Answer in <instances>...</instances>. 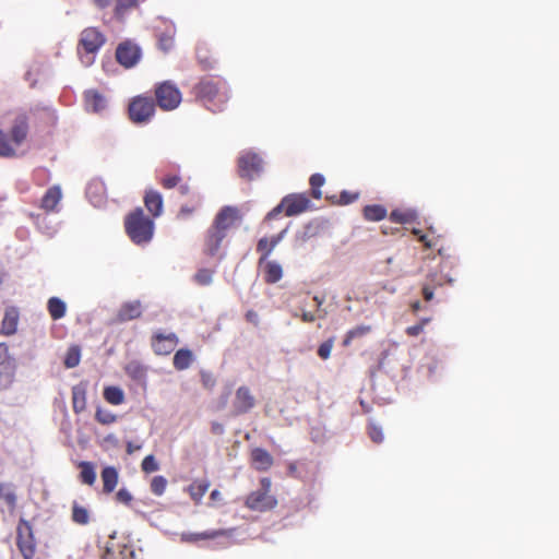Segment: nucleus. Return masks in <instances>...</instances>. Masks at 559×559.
<instances>
[{
  "label": "nucleus",
  "mask_w": 559,
  "mask_h": 559,
  "mask_svg": "<svg viewBox=\"0 0 559 559\" xmlns=\"http://www.w3.org/2000/svg\"><path fill=\"white\" fill-rule=\"evenodd\" d=\"M192 94L197 102L214 114L224 111L230 99L227 82L211 75L201 78L192 87Z\"/></svg>",
  "instance_id": "nucleus-1"
},
{
  "label": "nucleus",
  "mask_w": 559,
  "mask_h": 559,
  "mask_svg": "<svg viewBox=\"0 0 559 559\" xmlns=\"http://www.w3.org/2000/svg\"><path fill=\"white\" fill-rule=\"evenodd\" d=\"M124 229L133 243L147 245L154 236V219L145 215L143 209L136 207L126 216Z\"/></svg>",
  "instance_id": "nucleus-2"
},
{
  "label": "nucleus",
  "mask_w": 559,
  "mask_h": 559,
  "mask_svg": "<svg viewBox=\"0 0 559 559\" xmlns=\"http://www.w3.org/2000/svg\"><path fill=\"white\" fill-rule=\"evenodd\" d=\"M106 44L105 34L97 27H85L81 34L76 46L78 56L85 67L94 63L95 57L100 48Z\"/></svg>",
  "instance_id": "nucleus-3"
},
{
  "label": "nucleus",
  "mask_w": 559,
  "mask_h": 559,
  "mask_svg": "<svg viewBox=\"0 0 559 559\" xmlns=\"http://www.w3.org/2000/svg\"><path fill=\"white\" fill-rule=\"evenodd\" d=\"M310 207L311 201L306 193H290L284 197L280 204L266 214L265 221L276 218L282 212L288 217L296 216Z\"/></svg>",
  "instance_id": "nucleus-4"
},
{
  "label": "nucleus",
  "mask_w": 559,
  "mask_h": 559,
  "mask_svg": "<svg viewBox=\"0 0 559 559\" xmlns=\"http://www.w3.org/2000/svg\"><path fill=\"white\" fill-rule=\"evenodd\" d=\"M271 479L263 477L260 480V488L250 492L245 501V506L251 511L265 512L276 507L277 500L271 495Z\"/></svg>",
  "instance_id": "nucleus-5"
},
{
  "label": "nucleus",
  "mask_w": 559,
  "mask_h": 559,
  "mask_svg": "<svg viewBox=\"0 0 559 559\" xmlns=\"http://www.w3.org/2000/svg\"><path fill=\"white\" fill-rule=\"evenodd\" d=\"M154 95L155 104L165 111L176 109L182 100L180 90L170 81L156 84Z\"/></svg>",
  "instance_id": "nucleus-6"
},
{
  "label": "nucleus",
  "mask_w": 559,
  "mask_h": 559,
  "mask_svg": "<svg viewBox=\"0 0 559 559\" xmlns=\"http://www.w3.org/2000/svg\"><path fill=\"white\" fill-rule=\"evenodd\" d=\"M156 104L150 96L139 95L129 104V118L134 123H146L154 116Z\"/></svg>",
  "instance_id": "nucleus-7"
},
{
  "label": "nucleus",
  "mask_w": 559,
  "mask_h": 559,
  "mask_svg": "<svg viewBox=\"0 0 559 559\" xmlns=\"http://www.w3.org/2000/svg\"><path fill=\"white\" fill-rule=\"evenodd\" d=\"M16 546L24 559H33L36 552V542L32 524L20 519L16 527Z\"/></svg>",
  "instance_id": "nucleus-8"
},
{
  "label": "nucleus",
  "mask_w": 559,
  "mask_h": 559,
  "mask_svg": "<svg viewBox=\"0 0 559 559\" xmlns=\"http://www.w3.org/2000/svg\"><path fill=\"white\" fill-rule=\"evenodd\" d=\"M262 171L261 157L252 152H246L238 158V174L241 178L252 180Z\"/></svg>",
  "instance_id": "nucleus-9"
},
{
  "label": "nucleus",
  "mask_w": 559,
  "mask_h": 559,
  "mask_svg": "<svg viewBox=\"0 0 559 559\" xmlns=\"http://www.w3.org/2000/svg\"><path fill=\"white\" fill-rule=\"evenodd\" d=\"M116 59L122 67L127 69L132 68L141 59V49L136 44L126 40L118 45Z\"/></svg>",
  "instance_id": "nucleus-10"
},
{
  "label": "nucleus",
  "mask_w": 559,
  "mask_h": 559,
  "mask_svg": "<svg viewBox=\"0 0 559 559\" xmlns=\"http://www.w3.org/2000/svg\"><path fill=\"white\" fill-rule=\"evenodd\" d=\"M241 216L236 206H223L215 215L212 225L221 231L227 234L228 230L240 221Z\"/></svg>",
  "instance_id": "nucleus-11"
},
{
  "label": "nucleus",
  "mask_w": 559,
  "mask_h": 559,
  "mask_svg": "<svg viewBox=\"0 0 559 559\" xmlns=\"http://www.w3.org/2000/svg\"><path fill=\"white\" fill-rule=\"evenodd\" d=\"M179 338L175 333L156 332L151 338V346L156 355H169L176 348Z\"/></svg>",
  "instance_id": "nucleus-12"
},
{
  "label": "nucleus",
  "mask_w": 559,
  "mask_h": 559,
  "mask_svg": "<svg viewBox=\"0 0 559 559\" xmlns=\"http://www.w3.org/2000/svg\"><path fill=\"white\" fill-rule=\"evenodd\" d=\"M15 360L9 355V347L0 343V385L7 386L12 383L15 373Z\"/></svg>",
  "instance_id": "nucleus-13"
},
{
  "label": "nucleus",
  "mask_w": 559,
  "mask_h": 559,
  "mask_svg": "<svg viewBox=\"0 0 559 559\" xmlns=\"http://www.w3.org/2000/svg\"><path fill=\"white\" fill-rule=\"evenodd\" d=\"M29 130L28 126V117L25 112H17L13 119L12 126L10 128V136L12 139V143L20 147L27 138Z\"/></svg>",
  "instance_id": "nucleus-14"
},
{
  "label": "nucleus",
  "mask_w": 559,
  "mask_h": 559,
  "mask_svg": "<svg viewBox=\"0 0 559 559\" xmlns=\"http://www.w3.org/2000/svg\"><path fill=\"white\" fill-rule=\"evenodd\" d=\"M236 528H218L209 530L201 533H182L181 540L185 543H198L200 540L216 539L218 537L231 538L235 535Z\"/></svg>",
  "instance_id": "nucleus-15"
},
{
  "label": "nucleus",
  "mask_w": 559,
  "mask_h": 559,
  "mask_svg": "<svg viewBox=\"0 0 559 559\" xmlns=\"http://www.w3.org/2000/svg\"><path fill=\"white\" fill-rule=\"evenodd\" d=\"M227 234L221 231L211 225L205 235H204V243H203V252L207 257H215L222 246L223 240L226 238Z\"/></svg>",
  "instance_id": "nucleus-16"
},
{
  "label": "nucleus",
  "mask_w": 559,
  "mask_h": 559,
  "mask_svg": "<svg viewBox=\"0 0 559 559\" xmlns=\"http://www.w3.org/2000/svg\"><path fill=\"white\" fill-rule=\"evenodd\" d=\"M255 405L254 396L247 386H239L235 394L233 403L234 413L236 415L246 414Z\"/></svg>",
  "instance_id": "nucleus-17"
},
{
  "label": "nucleus",
  "mask_w": 559,
  "mask_h": 559,
  "mask_svg": "<svg viewBox=\"0 0 559 559\" xmlns=\"http://www.w3.org/2000/svg\"><path fill=\"white\" fill-rule=\"evenodd\" d=\"M20 319V312L16 307H8L4 311L3 319L1 321L0 333L4 336H10L16 333L17 323Z\"/></svg>",
  "instance_id": "nucleus-18"
},
{
  "label": "nucleus",
  "mask_w": 559,
  "mask_h": 559,
  "mask_svg": "<svg viewBox=\"0 0 559 559\" xmlns=\"http://www.w3.org/2000/svg\"><path fill=\"white\" fill-rule=\"evenodd\" d=\"M144 205L147 211L152 214V218L158 217L163 213V197L162 194L154 189H148L145 191V195L143 198Z\"/></svg>",
  "instance_id": "nucleus-19"
},
{
  "label": "nucleus",
  "mask_w": 559,
  "mask_h": 559,
  "mask_svg": "<svg viewBox=\"0 0 559 559\" xmlns=\"http://www.w3.org/2000/svg\"><path fill=\"white\" fill-rule=\"evenodd\" d=\"M84 104L87 111L102 112L106 106L107 100L104 95L95 90H88L84 93Z\"/></svg>",
  "instance_id": "nucleus-20"
},
{
  "label": "nucleus",
  "mask_w": 559,
  "mask_h": 559,
  "mask_svg": "<svg viewBox=\"0 0 559 559\" xmlns=\"http://www.w3.org/2000/svg\"><path fill=\"white\" fill-rule=\"evenodd\" d=\"M62 192L59 186L50 187L44 194L40 201V209L45 212L57 211V206L61 201Z\"/></svg>",
  "instance_id": "nucleus-21"
},
{
  "label": "nucleus",
  "mask_w": 559,
  "mask_h": 559,
  "mask_svg": "<svg viewBox=\"0 0 559 559\" xmlns=\"http://www.w3.org/2000/svg\"><path fill=\"white\" fill-rule=\"evenodd\" d=\"M141 314H142L141 302L138 300L130 301V302L123 304L120 307V309L118 310V313H117V320L119 322H126V321L138 319L141 317Z\"/></svg>",
  "instance_id": "nucleus-22"
},
{
  "label": "nucleus",
  "mask_w": 559,
  "mask_h": 559,
  "mask_svg": "<svg viewBox=\"0 0 559 559\" xmlns=\"http://www.w3.org/2000/svg\"><path fill=\"white\" fill-rule=\"evenodd\" d=\"M263 280L266 284H275L283 277L282 265L276 261L265 260L263 265Z\"/></svg>",
  "instance_id": "nucleus-23"
},
{
  "label": "nucleus",
  "mask_w": 559,
  "mask_h": 559,
  "mask_svg": "<svg viewBox=\"0 0 559 559\" xmlns=\"http://www.w3.org/2000/svg\"><path fill=\"white\" fill-rule=\"evenodd\" d=\"M252 465L257 471H267L273 465L272 455L264 449L255 448L251 452Z\"/></svg>",
  "instance_id": "nucleus-24"
},
{
  "label": "nucleus",
  "mask_w": 559,
  "mask_h": 559,
  "mask_svg": "<svg viewBox=\"0 0 559 559\" xmlns=\"http://www.w3.org/2000/svg\"><path fill=\"white\" fill-rule=\"evenodd\" d=\"M100 478L103 481V492L104 493H111L119 480V474L116 467L114 466H106L103 468L100 473Z\"/></svg>",
  "instance_id": "nucleus-25"
},
{
  "label": "nucleus",
  "mask_w": 559,
  "mask_h": 559,
  "mask_svg": "<svg viewBox=\"0 0 559 559\" xmlns=\"http://www.w3.org/2000/svg\"><path fill=\"white\" fill-rule=\"evenodd\" d=\"M210 481L206 479H195L188 487L187 492L195 504H200L204 495L210 488Z\"/></svg>",
  "instance_id": "nucleus-26"
},
{
  "label": "nucleus",
  "mask_w": 559,
  "mask_h": 559,
  "mask_svg": "<svg viewBox=\"0 0 559 559\" xmlns=\"http://www.w3.org/2000/svg\"><path fill=\"white\" fill-rule=\"evenodd\" d=\"M72 407L76 414L86 408V384L79 383L72 386Z\"/></svg>",
  "instance_id": "nucleus-27"
},
{
  "label": "nucleus",
  "mask_w": 559,
  "mask_h": 559,
  "mask_svg": "<svg viewBox=\"0 0 559 559\" xmlns=\"http://www.w3.org/2000/svg\"><path fill=\"white\" fill-rule=\"evenodd\" d=\"M193 362V354L188 348L178 349L173 358V365L176 370H186Z\"/></svg>",
  "instance_id": "nucleus-28"
},
{
  "label": "nucleus",
  "mask_w": 559,
  "mask_h": 559,
  "mask_svg": "<svg viewBox=\"0 0 559 559\" xmlns=\"http://www.w3.org/2000/svg\"><path fill=\"white\" fill-rule=\"evenodd\" d=\"M389 218L391 222L393 223H397V224H409V223H414L417 221L418 218V215H417V212L415 210H393L390 215H389Z\"/></svg>",
  "instance_id": "nucleus-29"
},
{
  "label": "nucleus",
  "mask_w": 559,
  "mask_h": 559,
  "mask_svg": "<svg viewBox=\"0 0 559 559\" xmlns=\"http://www.w3.org/2000/svg\"><path fill=\"white\" fill-rule=\"evenodd\" d=\"M362 214L366 221L379 222L386 217L388 212L381 204H371L364 207Z\"/></svg>",
  "instance_id": "nucleus-30"
},
{
  "label": "nucleus",
  "mask_w": 559,
  "mask_h": 559,
  "mask_svg": "<svg viewBox=\"0 0 559 559\" xmlns=\"http://www.w3.org/2000/svg\"><path fill=\"white\" fill-rule=\"evenodd\" d=\"M80 468V480L83 484H86L88 486H93L96 481V472L95 466L92 462H80L79 463Z\"/></svg>",
  "instance_id": "nucleus-31"
},
{
  "label": "nucleus",
  "mask_w": 559,
  "mask_h": 559,
  "mask_svg": "<svg viewBox=\"0 0 559 559\" xmlns=\"http://www.w3.org/2000/svg\"><path fill=\"white\" fill-rule=\"evenodd\" d=\"M104 399L111 405H121L124 402V392L116 385H108L103 392Z\"/></svg>",
  "instance_id": "nucleus-32"
},
{
  "label": "nucleus",
  "mask_w": 559,
  "mask_h": 559,
  "mask_svg": "<svg viewBox=\"0 0 559 559\" xmlns=\"http://www.w3.org/2000/svg\"><path fill=\"white\" fill-rule=\"evenodd\" d=\"M47 309L52 320H59L66 316L67 306L60 298L51 297L48 299Z\"/></svg>",
  "instance_id": "nucleus-33"
},
{
  "label": "nucleus",
  "mask_w": 559,
  "mask_h": 559,
  "mask_svg": "<svg viewBox=\"0 0 559 559\" xmlns=\"http://www.w3.org/2000/svg\"><path fill=\"white\" fill-rule=\"evenodd\" d=\"M126 373L132 379L138 382L145 381L146 379V368L140 364L139 361H130L126 368Z\"/></svg>",
  "instance_id": "nucleus-34"
},
{
  "label": "nucleus",
  "mask_w": 559,
  "mask_h": 559,
  "mask_svg": "<svg viewBox=\"0 0 559 559\" xmlns=\"http://www.w3.org/2000/svg\"><path fill=\"white\" fill-rule=\"evenodd\" d=\"M16 145L12 143L11 136L8 135L0 129V156L1 157H14L16 155Z\"/></svg>",
  "instance_id": "nucleus-35"
},
{
  "label": "nucleus",
  "mask_w": 559,
  "mask_h": 559,
  "mask_svg": "<svg viewBox=\"0 0 559 559\" xmlns=\"http://www.w3.org/2000/svg\"><path fill=\"white\" fill-rule=\"evenodd\" d=\"M71 519L79 525H86L90 522V512L85 507H82L76 501H74L72 503Z\"/></svg>",
  "instance_id": "nucleus-36"
},
{
  "label": "nucleus",
  "mask_w": 559,
  "mask_h": 559,
  "mask_svg": "<svg viewBox=\"0 0 559 559\" xmlns=\"http://www.w3.org/2000/svg\"><path fill=\"white\" fill-rule=\"evenodd\" d=\"M370 332H371V326L365 325V324L357 325V326L350 329L345 334V337L343 340V346H345V347L349 346L353 340L362 337V336L369 334Z\"/></svg>",
  "instance_id": "nucleus-37"
},
{
  "label": "nucleus",
  "mask_w": 559,
  "mask_h": 559,
  "mask_svg": "<svg viewBox=\"0 0 559 559\" xmlns=\"http://www.w3.org/2000/svg\"><path fill=\"white\" fill-rule=\"evenodd\" d=\"M139 0H116L114 13L116 19L123 20L124 15L131 9L136 8Z\"/></svg>",
  "instance_id": "nucleus-38"
},
{
  "label": "nucleus",
  "mask_w": 559,
  "mask_h": 559,
  "mask_svg": "<svg viewBox=\"0 0 559 559\" xmlns=\"http://www.w3.org/2000/svg\"><path fill=\"white\" fill-rule=\"evenodd\" d=\"M175 46V29H167L158 35V47L164 52L170 51Z\"/></svg>",
  "instance_id": "nucleus-39"
},
{
  "label": "nucleus",
  "mask_w": 559,
  "mask_h": 559,
  "mask_svg": "<svg viewBox=\"0 0 559 559\" xmlns=\"http://www.w3.org/2000/svg\"><path fill=\"white\" fill-rule=\"evenodd\" d=\"M275 248H273L272 245H270L269 238L263 237L261 238L257 243V251L261 253V257L259 258L258 265L262 266L265 260H267L269 255L272 253V251Z\"/></svg>",
  "instance_id": "nucleus-40"
},
{
  "label": "nucleus",
  "mask_w": 559,
  "mask_h": 559,
  "mask_svg": "<svg viewBox=\"0 0 559 559\" xmlns=\"http://www.w3.org/2000/svg\"><path fill=\"white\" fill-rule=\"evenodd\" d=\"M81 349L79 346L73 345L68 348L63 364L67 368H74L80 364Z\"/></svg>",
  "instance_id": "nucleus-41"
},
{
  "label": "nucleus",
  "mask_w": 559,
  "mask_h": 559,
  "mask_svg": "<svg viewBox=\"0 0 559 559\" xmlns=\"http://www.w3.org/2000/svg\"><path fill=\"white\" fill-rule=\"evenodd\" d=\"M180 181H182V177L179 173H168L158 179L159 185L166 190L176 188Z\"/></svg>",
  "instance_id": "nucleus-42"
},
{
  "label": "nucleus",
  "mask_w": 559,
  "mask_h": 559,
  "mask_svg": "<svg viewBox=\"0 0 559 559\" xmlns=\"http://www.w3.org/2000/svg\"><path fill=\"white\" fill-rule=\"evenodd\" d=\"M325 179L321 174H313L309 179V185L311 187V195L312 198L319 200L322 197L321 187L324 185Z\"/></svg>",
  "instance_id": "nucleus-43"
},
{
  "label": "nucleus",
  "mask_w": 559,
  "mask_h": 559,
  "mask_svg": "<svg viewBox=\"0 0 559 559\" xmlns=\"http://www.w3.org/2000/svg\"><path fill=\"white\" fill-rule=\"evenodd\" d=\"M0 499H3L11 509L16 506V495L8 484L0 483Z\"/></svg>",
  "instance_id": "nucleus-44"
},
{
  "label": "nucleus",
  "mask_w": 559,
  "mask_h": 559,
  "mask_svg": "<svg viewBox=\"0 0 559 559\" xmlns=\"http://www.w3.org/2000/svg\"><path fill=\"white\" fill-rule=\"evenodd\" d=\"M453 280L441 272L429 273L426 278V283H430L431 286L438 287L444 284H452Z\"/></svg>",
  "instance_id": "nucleus-45"
},
{
  "label": "nucleus",
  "mask_w": 559,
  "mask_h": 559,
  "mask_svg": "<svg viewBox=\"0 0 559 559\" xmlns=\"http://www.w3.org/2000/svg\"><path fill=\"white\" fill-rule=\"evenodd\" d=\"M167 484L168 481L164 476L157 475L152 478L150 489L155 496H162L167 488Z\"/></svg>",
  "instance_id": "nucleus-46"
},
{
  "label": "nucleus",
  "mask_w": 559,
  "mask_h": 559,
  "mask_svg": "<svg viewBox=\"0 0 559 559\" xmlns=\"http://www.w3.org/2000/svg\"><path fill=\"white\" fill-rule=\"evenodd\" d=\"M214 271L210 269H200L194 274L193 280L198 285L207 286L212 283Z\"/></svg>",
  "instance_id": "nucleus-47"
},
{
  "label": "nucleus",
  "mask_w": 559,
  "mask_h": 559,
  "mask_svg": "<svg viewBox=\"0 0 559 559\" xmlns=\"http://www.w3.org/2000/svg\"><path fill=\"white\" fill-rule=\"evenodd\" d=\"M198 61L202 66L203 70H210L214 67V59L207 56V50L205 48H199L197 51Z\"/></svg>",
  "instance_id": "nucleus-48"
},
{
  "label": "nucleus",
  "mask_w": 559,
  "mask_h": 559,
  "mask_svg": "<svg viewBox=\"0 0 559 559\" xmlns=\"http://www.w3.org/2000/svg\"><path fill=\"white\" fill-rule=\"evenodd\" d=\"M95 418L103 425H109L116 421L117 416L108 409L98 408L95 414Z\"/></svg>",
  "instance_id": "nucleus-49"
},
{
  "label": "nucleus",
  "mask_w": 559,
  "mask_h": 559,
  "mask_svg": "<svg viewBox=\"0 0 559 559\" xmlns=\"http://www.w3.org/2000/svg\"><path fill=\"white\" fill-rule=\"evenodd\" d=\"M333 346H334V337H330L329 340L324 341L323 343H321L319 345L318 356L323 360L329 359L331 356Z\"/></svg>",
  "instance_id": "nucleus-50"
},
{
  "label": "nucleus",
  "mask_w": 559,
  "mask_h": 559,
  "mask_svg": "<svg viewBox=\"0 0 559 559\" xmlns=\"http://www.w3.org/2000/svg\"><path fill=\"white\" fill-rule=\"evenodd\" d=\"M430 322V318H424L418 323L406 328L405 333L408 336L415 337L423 333L425 326Z\"/></svg>",
  "instance_id": "nucleus-51"
},
{
  "label": "nucleus",
  "mask_w": 559,
  "mask_h": 559,
  "mask_svg": "<svg viewBox=\"0 0 559 559\" xmlns=\"http://www.w3.org/2000/svg\"><path fill=\"white\" fill-rule=\"evenodd\" d=\"M358 198H359V192H352V191L344 190L338 195L336 204L347 205V204L355 202Z\"/></svg>",
  "instance_id": "nucleus-52"
},
{
  "label": "nucleus",
  "mask_w": 559,
  "mask_h": 559,
  "mask_svg": "<svg viewBox=\"0 0 559 559\" xmlns=\"http://www.w3.org/2000/svg\"><path fill=\"white\" fill-rule=\"evenodd\" d=\"M141 467L142 471L145 473H153L159 468V465L155 460L154 455L150 454L143 459Z\"/></svg>",
  "instance_id": "nucleus-53"
},
{
  "label": "nucleus",
  "mask_w": 559,
  "mask_h": 559,
  "mask_svg": "<svg viewBox=\"0 0 559 559\" xmlns=\"http://www.w3.org/2000/svg\"><path fill=\"white\" fill-rule=\"evenodd\" d=\"M368 435L374 443H381L384 438L382 428L373 423L368 426Z\"/></svg>",
  "instance_id": "nucleus-54"
},
{
  "label": "nucleus",
  "mask_w": 559,
  "mask_h": 559,
  "mask_svg": "<svg viewBox=\"0 0 559 559\" xmlns=\"http://www.w3.org/2000/svg\"><path fill=\"white\" fill-rule=\"evenodd\" d=\"M133 551L132 550H121L118 555L112 552L109 548L106 549L103 559H132Z\"/></svg>",
  "instance_id": "nucleus-55"
},
{
  "label": "nucleus",
  "mask_w": 559,
  "mask_h": 559,
  "mask_svg": "<svg viewBox=\"0 0 559 559\" xmlns=\"http://www.w3.org/2000/svg\"><path fill=\"white\" fill-rule=\"evenodd\" d=\"M201 382L206 390H212L216 384V379L213 373L209 371H201Z\"/></svg>",
  "instance_id": "nucleus-56"
},
{
  "label": "nucleus",
  "mask_w": 559,
  "mask_h": 559,
  "mask_svg": "<svg viewBox=\"0 0 559 559\" xmlns=\"http://www.w3.org/2000/svg\"><path fill=\"white\" fill-rule=\"evenodd\" d=\"M116 501L126 506H129L133 499L130 491L126 488H121L116 493Z\"/></svg>",
  "instance_id": "nucleus-57"
},
{
  "label": "nucleus",
  "mask_w": 559,
  "mask_h": 559,
  "mask_svg": "<svg viewBox=\"0 0 559 559\" xmlns=\"http://www.w3.org/2000/svg\"><path fill=\"white\" fill-rule=\"evenodd\" d=\"M412 234L418 237V240L421 241L425 248L430 249L437 246V241L433 239H429L427 235H424L421 230L414 228Z\"/></svg>",
  "instance_id": "nucleus-58"
},
{
  "label": "nucleus",
  "mask_w": 559,
  "mask_h": 559,
  "mask_svg": "<svg viewBox=\"0 0 559 559\" xmlns=\"http://www.w3.org/2000/svg\"><path fill=\"white\" fill-rule=\"evenodd\" d=\"M201 202V197L200 195H197V203L195 205L193 206H190V205H182L178 212V217L179 218H187L189 217L190 215H192L197 209V206L200 204Z\"/></svg>",
  "instance_id": "nucleus-59"
},
{
  "label": "nucleus",
  "mask_w": 559,
  "mask_h": 559,
  "mask_svg": "<svg viewBox=\"0 0 559 559\" xmlns=\"http://www.w3.org/2000/svg\"><path fill=\"white\" fill-rule=\"evenodd\" d=\"M433 290L435 286H431L430 283H424L423 285V297L426 301H431L433 299Z\"/></svg>",
  "instance_id": "nucleus-60"
},
{
  "label": "nucleus",
  "mask_w": 559,
  "mask_h": 559,
  "mask_svg": "<svg viewBox=\"0 0 559 559\" xmlns=\"http://www.w3.org/2000/svg\"><path fill=\"white\" fill-rule=\"evenodd\" d=\"M324 314L322 316H317L316 313L313 312H310V311H305L302 310L301 314L299 316L300 320L305 323H311V322H314L317 318H323Z\"/></svg>",
  "instance_id": "nucleus-61"
},
{
  "label": "nucleus",
  "mask_w": 559,
  "mask_h": 559,
  "mask_svg": "<svg viewBox=\"0 0 559 559\" xmlns=\"http://www.w3.org/2000/svg\"><path fill=\"white\" fill-rule=\"evenodd\" d=\"M176 188H178V192L183 197L189 195L191 193L190 185L183 179Z\"/></svg>",
  "instance_id": "nucleus-62"
},
{
  "label": "nucleus",
  "mask_w": 559,
  "mask_h": 559,
  "mask_svg": "<svg viewBox=\"0 0 559 559\" xmlns=\"http://www.w3.org/2000/svg\"><path fill=\"white\" fill-rule=\"evenodd\" d=\"M286 233V229L282 230L281 233H278L277 235H274L272 236L269 241H270V245L273 246V248H275L281 241L282 239L284 238V235Z\"/></svg>",
  "instance_id": "nucleus-63"
},
{
  "label": "nucleus",
  "mask_w": 559,
  "mask_h": 559,
  "mask_svg": "<svg viewBox=\"0 0 559 559\" xmlns=\"http://www.w3.org/2000/svg\"><path fill=\"white\" fill-rule=\"evenodd\" d=\"M286 233V229L282 230L281 233H278L277 235H274L272 236L269 241H270V245L273 246V248H275L281 241L282 239L284 238V235Z\"/></svg>",
  "instance_id": "nucleus-64"
}]
</instances>
